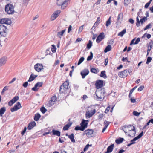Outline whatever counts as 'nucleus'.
I'll return each instance as SVG.
<instances>
[{
  "instance_id": "nucleus-53",
  "label": "nucleus",
  "mask_w": 153,
  "mask_h": 153,
  "mask_svg": "<svg viewBox=\"0 0 153 153\" xmlns=\"http://www.w3.org/2000/svg\"><path fill=\"white\" fill-rule=\"evenodd\" d=\"M153 42L152 40H151V41L149 42V44L147 45V47H149V48H152L153 46Z\"/></svg>"
},
{
  "instance_id": "nucleus-17",
  "label": "nucleus",
  "mask_w": 153,
  "mask_h": 153,
  "mask_svg": "<svg viewBox=\"0 0 153 153\" xmlns=\"http://www.w3.org/2000/svg\"><path fill=\"white\" fill-rule=\"evenodd\" d=\"M85 132H87L86 135L88 137H92V135L93 134L94 131L92 129H88L85 130Z\"/></svg>"
},
{
  "instance_id": "nucleus-45",
  "label": "nucleus",
  "mask_w": 153,
  "mask_h": 153,
  "mask_svg": "<svg viewBox=\"0 0 153 153\" xmlns=\"http://www.w3.org/2000/svg\"><path fill=\"white\" fill-rule=\"evenodd\" d=\"M51 101L53 102V103L56 102V96H53L51 98L50 100Z\"/></svg>"
},
{
  "instance_id": "nucleus-11",
  "label": "nucleus",
  "mask_w": 153,
  "mask_h": 153,
  "mask_svg": "<svg viewBox=\"0 0 153 153\" xmlns=\"http://www.w3.org/2000/svg\"><path fill=\"white\" fill-rule=\"evenodd\" d=\"M34 68L36 71L39 72L43 69V66L42 64L37 63L34 65Z\"/></svg>"
},
{
  "instance_id": "nucleus-20",
  "label": "nucleus",
  "mask_w": 153,
  "mask_h": 153,
  "mask_svg": "<svg viewBox=\"0 0 153 153\" xmlns=\"http://www.w3.org/2000/svg\"><path fill=\"white\" fill-rule=\"evenodd\" d=\"M19 108V102H18L11 109V111L12 112H13L17 110Z\"/></svg>"
},
{
  "instance_id": "nucleus-64",
  "label": "nucleus",
  "mask_w": 153,
  "mask_h": 153,
  "mask_svg": "<svg viewBox=\"0 0 153 153\" xmlns=\"http://www.w3.org/2000/svg\"><path fill=\"white\" fill-rule=\"evenodd\" d=\"M83 26L84 25H82L79 28L78 30L79 32H81L82 31L83 29Z\"/></svg>"
},
{
  "instance_id": "nucleus-23",
  "label": "nucleus",
  "mask_w": 153,
  "mask_h": 153,
  "mask_svg": "<svg viewBox=\"0 0 153 153\" xmlns=\"http://www.w3.org/2000/svg\"><path fill=\"white\" fill-rule=\"evenodd\" d=\"M37 76V75H34L32 74H31L30 76L28 81L30 82L33 80Z\"/></svg>"
},
{
  "instance_id": "nucleus-10",
  "label": "nucleus",
  "mask_w": 153,
  "mask_h": 153,
  "mask_svg": "<svg viewBox=\"0 0 153 153\" xmlns=\"http://www.w3.org/2000/svg\"><path fill=\"white\" fill-rule=\"evenodd\" d=\"M105 37L104 33L102 32L98 36L96 39V42L97 43H100L102 40L104 39Z\"/></svg>"
},
{
  "instance_id": "nucleus-36",
  "label": "nucleus",
  "mask_w": 153,
  "mask_h": 153,
  "mask_svg": "<svg viewBox=\"0 0 153 153\" xmlns=\"http://www.w3.org/2000/svg\"><path fill=\"white\" fill-rule=\"evenodd\" d=\"M126 31V29H123L122 31L119 32L118 34V36H120L121 37H122L123 36L124 34H125Z\"/></svg>"
},
{
  "instance_id": "nucleus-35",
  "label": "nucleus",
  "mask_w": 153,
  "mask_h": 153,
  "mask_svg": "<svg viewBox=\"0 0 153 153\" xmlns=\"http://www.w3.org/2000/svg\"><path fill=\"white\" fill-rule=\"evenodd\" d=\"M6 111V108L4 107L1 108L0 109V116H2Z\"/></svg>"
},
{
  "instance_id": "nucleus-40",
  "label": "nucleus",
  "mask_w": 153,
  "mask_h": 153,
  "mask_svg": "<svg viewBox=\"0 0 153 153\" xmlns=\"http://www.w3.org/2000/svg\"><path fill=\"white\" fill-rule=\"evenodd\" d=\"M54 104V103H53V102L51 101V100H50L48 101L47 104L46 105L49 107H51Z\"/></svg>"
},
{
  "instance_id": "nucleus-54",
  "label": "nucleus",
  "mask_w": 153,
  "mask_h": 153,
  "mask_svg": "<svg viewBox=\"0 0 153 153\" xmlns=\"http://www.w3.org/2000/svg\"><path fill=\"white\" fill-rule=\"evenodd\" d=\"M152 58L150 57H148L147 58V61L146 62V64H148L151 61Z\"/></svg>"
},
{
  "instance_id": "nucleus-24",
  "label": "nucleus",
  "mask_w": 153,
  "mask_h": 153,
  "mask_svg": "<svg viewBox=\"0 0 153 153\" xmlns=\"http://www.w3.org/2000/svg\"><path fill=\"white\" fill-rule=\"evenodd\" d=\"M72 123L69 122L67 124L65 125L63 128V130L64 131L67 130L72 124Z\"/></svg>"
},
{
  "instance_id": "nucleus-38",
  "label": "nucleus",
  "mask_w": 153,
  "mask_h": 153,
  "mask_svg": "<svg viewBox=\"0 0 153 153\" xmlns=\"http://www.w3.org/2000/svg\"><path fill=\"white\" fill-rule=\"evenodd\" d=\"M74 130L76 131L80 130L82 131L84 130L81 126H76L74 128Z\"/></svg>"
},
{
  "instance_id": "nucleus-41",
  "label": "nucleus",
  "mask_w": 153,
  "mask_h": 153,
  "mask_svg": "<svg viewBox=\"0 0 153 153\" xmlns=\"http://www.w3.org/2000/svg\"><path fill=\"white\" fill-rule=\"evenodd\" d=\"M111 16H110L108 20L106 21V23L105 25L106 26L108 27L110 25L111 22Z\"/></svg>"
},
{
  "instance_id": "nucleus-42",
  "label": "nucleus",
  "mask_w": 153,
  "mask_h": 153,
  "mask_svg": "<svg viewBox=\"0 0 153 153\" xmlns=\"http://www.w3.org/2000/svg\"><path fill=\"white\" fill-rule=\"evenodd\" d=\"M93 57V54L92 52H90V55L88 56L87 58V60L90 61L91 60Z\"/></svg>"
},
{
  "instance_id": "nucleus-51",
  "label": "nucleus",
  "mask_w": 153,
  "mask_h": 153,
  "mask_svg": "<svg viewBox=\"0 0 153 153\" xmlns=\"http://www.w3.org/2000/svg\"><path fill=\"white\" fill-rule=\"evenodd\" d=\"M52 48H51L52 51L53 53H54L56 51V48L55 46L54 45H52Z\"/></svg>"
},
{
  "instance_id": "nucleus-32",
  "label": "nucleus",
  "mask_w": 153,
  "mask_h": 153,
  "mask_svg": "<svg viewBox=\"0 0 153 153\" xmlns=\"http://www.w3.org/2000/svg\"><path fill=\"white\" fill-rule=\"evenodd\" d=\"M68 138L70 139L71 141L73 143L75 142V140L74 138V135L73 133L71 134V135H68Z\"/></svg>"
},
{
  "instance_id": "nucleus-4",
  "label": "nucleus",
  "mask_w": 153,
  "mask_h": 153,
  "mask_svg": "<svg viewBox=\"0 0 153 153\" xmlns=\"http://www.w3.org/2000/svg\"><path fill=\"white\" fill-rule=\"evenodd\" d=\"M7 31V30L6 26L2 25H0V36H6Z\"/></svg>"
},
{
  "instance_id": "nucleus-57",
  "label": "nucleus",
  "mask_w": 153,
  "mask_h": 153,
  "mask_svg": "<svg viewBox=\"0 0 153 153\" xmlns=\"http://www.w3.org/2000/svg\"><path fill=\"white\" fill-rule=\"evenodd\" d=\"M151 23H149L148 24L146 27L144 29V30H146L147 29L150 28L151 27Z\"/></svg>"
},
{
  "instance_id": "nucleus-30",
  "label": "nucleus",
  "mask_w": 153,
  "mask_h": 153,
  "mask_svg": "<svg viewBox=\"0 0 153 153\" xmlns=\"http://www.w3.org/2000/svg\"><path fill=\"white\" fill-rule=\"evenodd\" d=\"M40 117L41 115L39 113H37L35 115L34 120L35 121H37L39 120Z\"/></svg>"
},
{
  "instance_id": "nucleus-27",
  "label": "nucleus",
  "mask_w": 153,
  "mask_h": 153,
  "mask_svg": "<svg viewBox=\"0 0 153 153\" xmlns=\"http://www.w3.org/2000/svg\"><path fill=\"white\" fill-rule=\"evenodd\" d=\"M97 91L100 94L103 95V98L104 97V95L105 94V89L104 88H101L100 90H98Z\"/></svg>"
},
{
  "instance_id": "nucleus-16",
  "label": "nucleus",
  "mask_w": 153,
  "mask_h": 153,
  "mask_svg": "<svg viewBox=\"0 0 153 153\" xmlns=\"http://www.w3.org/2000/svg\"><path fill=\"white\" fill-rule=\"evenodd\" d=\"M36 123L34 121L31 122L27 126V129L28 130H30L33 128L34 127L36 126Z\"/></svg>"
},
{
  "instance_id": "nucleus-47",
  "label": "nucleus",
  "mask_w": 153,
  "mask_h": 153,
  "mask_svg": "<svg viewBox=\"0 0 153 153\" xmlns=\"http://www.w3.org/2000/svg\"><path fill=\"white\" fill-rule=\"evenodd\" d=\"M136 25L137 27H139L140 25V21L138 16H137L136 18Z\"/></svg>"
},
{
  "instance_id": "nucleus-9",
  "label": "nucleus",
  "mask_w": 153,
  "mask_h": 153,
  "mask_svg": "<svg viewBox=\"0 0 153 153\" xmlns=\"http://www.w3.org/2000/svg\"><path fill=\"white\" fill-rule=\"evenodd\" d=\"M128 75V70L127 69L119 72L118 74L119 76L121 78L126 77Z\"/></svg>"
},
{
  "instance_id": "nucleus-37",
  "label": "nucleus",
  "mask_w": 153,
  "mask_h": 153,
  "mask_svg": "<svg viewBox=\"0 0 153 153\" xmlns=\"http://www.w3.org/2000/svg\"><path fill=\"white\" fill-rule=\"evenodd\" d=\"M92 46V42L91 40H89L88 42L86 48L88 49H90Z\"/></svg>"
},
{
  "instance_id": "nucleus-49",
  "label": "nucleus",
  "mask_w": 153,
  "mask_h": 153,
  "mask_svg": "<svg viewBox=\"0 0 153 153\" xmlns=\"http://www.w3.org/2000/svg\"><path fill=\"white\" fill-rule=\"evenodd\" d=\"M114 42V40L113 39H111L110 40L108 41V42L107 44L108 45H112Z\"/></svg>"
},
{
  "instance_id": "nucleus-61",
  "label": "nucleus",
  "mask_w": 153,
  "mask_h": 153,
  "mask_svg": "<svg viewBox=\"0 0 153 153\" xmlns=\"http://www.w3.org/2000/svg\"><path fill=\"white\" fill-rule=\"evenodd\" d=\"M27 130L26 127H25L24 128L23 130L21 132V134L22 135H24L25 133L26 132Z\"/></svg>"
},
{
  "instance_id": "nucleus-7",
  "label": "nucleus",
  "mask_w": 153,
  "mask_h": 153,
  "mask_svg": "<svg viewBox=\"0 0 153 153\" xmlns=\"http://www.w3.org/2000/svg\"><path fill=\"white\" fill-rule=\"evenodd\" d=\"M103 81L98 80L96 81L95 84V86L97 89L101 88L103 86Z\"/></svg>"
},
{
  "instance_id": "nucleus-6",
  "label": "nucleus",
  "mask_w": 153,
  "mask_h": 153,
  "mask_svg": "<svg viewBox=\"0 0 153 153\" xmlns=\"http://www.w3.org/2000/svg\"><path fill=\"white\" fill-rule=\"evenodd\" d=\"M60 13L61 11L60 10H57L55 11L51 16V20L53 21L55 20L59 16Z\"/></svg>"
},
{
  "instance_id": "nucleus-2",
  "label": "nucleus",
  "mask_w": 153,
  "mask_h": 153,
  "mask_svg": "<svg viewBox=\"0 0 153 153\" xmlns=\"http://www.w3.org/2000/svg\"><path fill=\"white\" fill-rule=\"evenodd\" d=\"M69 3V0H57V4L58 6H61L62 9H65Z\"/></svg>"
},
{
  "instance_id": "nucleus-1",
  "label": "nucleus",
  "mask_w": 153,
  "mask_h": 153,
  "mask_svg": "<svg viewBox=\"0 0 153 153\" xmlns=\"http://www.w3.org/2000/svg\"><path fill=\"white\" fill-rule=\"evenodd\" d=\"M69 82L65 81L61 85L59 90L60 93L69 94L70 92V89L68 88Z\"/></svg>"
},
{
  "instance_id": "nucleus-8",
  "label": "nucleus",
  "mask_w": 153,
  "mask_h": 153,
  "mask_svg": "<svg viewBox=\"0 0 153 153\" xmlns=\"http://www.w3.org/2000/svg\"><path fill=\"white\" fill-rule=\"evenodd\" d=\"M43 83L42 82H38L36 83L34 86V87L32 88V90L34 91H38L39 88L42 86Z\"/></svg>"
},
{
  "instance_id": "nucleus-60",
  "label": "nucleus",
  "mask_w": 153,
  "mask_h": 153,
  "mask_svg": "<svg viewBox=\"0 0 153 153\" xmlns=\"http://www.w3.org/2000/svg\"><path fill=\"white\" fill-rule=\"evenodd\" d=\"M144 86L143 85L140 86L138 88V91H142L144 88Z\"/></svg>"
},
{
  "instance_id": "nucleus-58",
  "label": "nucleus",
  "mask_w": 153,
  "mask_h": 153,
  "mask_svg": "<svg viewBox=\"0 0 153 153\" xmlns=\"http://www.w3.org/2000/svg\"><path fill=\"white\" fill-rule=\"evenodd\" d=\"M91 72L96 74L97 73V70L94 68H91Z\"/></svg>"
},
{
  "instance_id": "nucleus-18",
  "label": "nucleus",
  "mask_w": 153,
  "mask_h": 153,
  "mask_svg": "<svg viewBox=\"0 0 153 153\" xmlns=\"http://www.w3.org/2000/svg\"><path fill=\"white\" fill-rule=\"evenodd\" d=\"M7 60L6 57L4 56L0 59V67L5 64Z\"/></svg>"
},
{
  "instance_id": "nucleus-12",
  "label": "nucleus",
  "mask_w": 153,
  "mask_h": 153,
  "mask_svg": "<svg viewBox=\"0 0 153 153\" xmlns=\"http://www.w3.org/2000/svg\"><path fill=\"white\" fill-rule=\"evenodd\" d=\"M88 120H86L84 119H82V120L81 123L80 124V125L84 130L87 127L88 124Z\"/></svg>"
},
{
  "instance_id": "nucleus-48",
  "label": "nucleus",
  "mask_w": 153,
  "mask_h": 153,
  "mask_svg": "<svg viewBox=\"0 0 153 153\" xmlns=\"http://www.w3.org/2000/svg\"><path fill=\"white\" fill-rule=\"evenodd\" d=\"M40 110L43 114L45 113L47 111V109L44 107H42L41 108Z\"/></svg>"
},
{
  "instance_id": "nucleus-29",
  "label": "nucleus",
  "mask_w": 153,
  "mask_h": 153,
  "mask_svg": "<svg viewBox=\"0 0 153 153\" xmlns=\"http://www.w3.org/2000/svg\"><path fill=\"white\" fill-rule=\"evenodd\" d=\"M124 140L123 138H119L116 139L115 140L116 143L117 144H120Z\"/></svg>"
},
{
  "instance_id": "nucleus-33",
  "label": "nucleus",
  "mask_w": 153,
  "mask_h": 153,
  "mask_svg": "<svg viewBox=\"0 0 153 153\" xmlns=\"http://www.w3.org/2000/svg\"><path fill=\"white\" fill-rule=\"evenodd\" d=\"M100 76L104 79H106L107 78V76L105 74V71H101L100 74Z\"/></svg>"
},
{
  "instance_id": "nucleus-31",
  "label": "nucleus",
  "mask_w": 153,
  "mask_h": 153,
  "mask_svg": "<svg viewBox=\"0 0 153 153\" xmlns=\"http://www.w3.org/2000/svg\"><path fill=\"white\" fill-rule=\"evenodd\" d=\"M143 135V132L142 131L137 136L134 138L133 140H134V141H136L139 139L141 138Z\"/></svg>"
},
{
  "instance_id": "nucleus-19",
  "label": "nucleus",
  "mask_w": 153,
  "mask_h": 153,
  "mask_svg": "<svg viewBox=\"0 0 153 153\" xmlns=\"http://www.w3.org/2000/svg\"><path fill=\"white\" fill-rule=\"evenodd\" d=\"M95 95L96 96L97 99L98 101H100L102 99V98L103 97V95L100 94L97 91H96L95 94Z\"/></svg>"
},
{
  "instance_id": "nucleus-28",
  "label": "nucleus",
  "mask_w": 153,
  "mask_h": 153,
  "mask_svg": "<svg viewBox=\"0 0 153 153\" xmlns=\"http://www.w3.org/2000/svg\"><path fill=\"white\" fill-rule=\"evenodd\" d=\"M65 29L62 30L61 31L59 32L57 34V36L59 38H61L62 36L63 35V34L65 31Z\"/></svg>"
},
{
  "instance_id": "nucleus-26",
  "label": "nucleus",
  "mask_w": 153,
  "mask_h": 153,
  "mask_svg": "<svg viewBox=\"0 0 153 153\" xmlns=\"http://www.w3.org/2000/svg\"><path fill=\"white\" fill-rule=\"evenodd\" d=\"M114 146V144H112L111 145L107 147V150L109 153H111L113 150Z\"/></svg>"
},
{
  "instance_id": "nucleus-52",
  "label": "nucleus",
  "mask_w": 153,
  "mask_h": 153,
  "mask_svg": "<svg viewBox=\"0 0 153 153\" xmlns=\"http://www.w3.org/2000/svg\"><path fill=\"white\" fill-rule=\"evenodd\" d=\"M146 20H147V19L146 17H144L142 18L140 20L141 24H143V22H145Z\"/></svg>"
},
{
  "instance_id": "nucleus-55",
  "label": "nucleus",
  "mask_w": 153,
  "mask_h": 153,
  "mask_svg": "<svg viewBox=\"0 0 153 153\" xmlns=\"http://www.w3.org/2000/svg\"><path fill=\"white\" fill-rule=\"evenodd\" d=\"M29 0H23V4L26 6L27 5Z\"/></svg>"
},
{
  "instance_id": "nucleus-3",
  "label": "nucleus",
  "mask_w": 153,
  "mask_h": 153,
  "mask_svg": "<svg viewBox=\"0 0 153 153\" xmlns=\"http://www.w3.org/2000/svg\"><path fill=\"white\" fill-rule=\"evenodd\" d=\"M5 11L7 14H12L14 12V6L10 4H7L5 6Z\"/></svg>"
},
{
  "instance_id": "nucleus-39",
  "label": "nucleus",
  "mask_w": 153,
  "mask_h": 153,
  "mask_svg": "<svg viewBox=\"0 0 153 153\" xmlns=\"http://www.w3.org/2000/svg\"><path fill=\"white\" fill-rule=\"evenodd\" d=\"M137 86H135L131 90H130V91L129 94V98H131V94H132L133 92L136 89V88H137Z\"/></svg>"
},
{
  "instance_id": "nucleus-14",
  "label": "nucleus",
  "mask_w": 153,
  "mask_h": 153,
  "mask_svg": "<svg viewBox=\"0 0 153 153\" xmlns=\"http://www.w3.org/2000/svg\"><path fill=\"white\" fill-rule=\"evenodd\" d=\"M19 97L18 96H16L14 97L11 100L8 102V105L10 106L15 103L19 99Z\"/></svg>"
},
{
  "instance_id": "nucleus-43",
  "label": "nucleus",
  "mask_w": 153,
  "mask_h": 153,
  "mask_svg": "<svg viewBox=\"0 0 153 153\" xmlns=\"http://www.w3.org/2000/svg\"><path fill=\"white\" fill-rule=\"evenodd\" d=\"M84 58L83 57H81L80 59H79L78 63H77L78 65H79L80 64H81L84 60Z\"/></svg>"
},
{
  "instance_id": "nucleus-13",
  "label": "nucleus",
  "mask_w": 153,
  "mask_h": 153,
  "mask_svg": "<svg viewBox=\"0 0 153 153\" xmlns=\"http://www.w3.org/2000/svg\"><path fill=\"white\" fill-rule=\"evenodd\" d=\"M128 131L130 132L129 134L128 135L129 137H134L135 136L136 133V131L134 126H133V128L131 129H128Z\"/></svg>"
},
{
  "instance_id": "nucleus-50",
  "label": "nucleus",
  "mask_w": 153,
  "mask_h": 153,
  "mask_svg": "<svg viewBox=\"0 0 153 153\" xmlns=\"http://www.w3.org/2000/svg\"><path fill=\"white\" fill-rule=\"evenodd\" d=\"M8 86H5L4 87V88L3 89V90L1 91V94H4V92L5 91H6L8 90Z\"/></svg>"
},
{
  "instance_id": "nucleus-63",
  "label": "nucleus",
  "mask_w": 153,
  "mask_h": 153,
  "mask_svg": "<svg viewBox=\"0 0 153 153\" xmlns=\"http://www.w3.org/2000/svg\"><path fill=\"white\" fill-rule=\"evenodd\" d=\"M140 38H138L136 40L135 42H134V45L137 44L140 41Z\"/></svg>"
},
{
  "instance_id": "nucleus-59",
  "label": "nucleus",
  "mask_w": 153,
  "mask_h": 153,
  "mask_svg": "<svg viewBox=\"0 0 153 153\" xmlns=\"http://www.w3.org/2000/svg\"><path fill=\"white\" fill-rule=\"evenodd\" d=\"M86 116L87 117H88V118H90L92 116L91 113L89 112H87L86 113Z\"/></svg>"
},
{
  "instance_id": "nucleus-44",
  "label": "nucleus",
  "mask_w": 153,
  "mask_h": 153,
  "mask_svg": "<svg viewBox=\"0 0 153 153\" xmlns=\"http://www.w3.org/2000/svg\"><path fill=\"white\" fill-rule=\"evenodd\" d=\"M131 0H124V4L125 6H128L130 3Z\"/></svg>"
},
{
  "instance_id": "nucleus-15",
  "label": "nucleus",
  "mask_w": 153,
  "mask_h": 153,
  "mask_svg": "<svg viewBox=\"0 0 153 153\" xmlns=\"http://www.w3.org/2000/svg\"><path fill=\"white\" fill-rule=\"evenodd\" d=\"M89 71L88 69H85L81 72L80 74L82 78H84L85 76L88 75Z\"/></svg>"
},
{
  "instance_id": "nucleus-5",
  "label": "nucleus",
  "mask_w": 153,
  "mask_h": 153,
  "mask_svg": "<svg viewBox=\"0 0 153 153\" xmlns=\"http://www.w3.org/2000/svg\"><path fill=\"white\" fill-rule=\"evenodd\" d=\"M11 20L8 18H3L0 19V24L10 25L11 24Z\"/></svg>"
},
{
  "instance_id": "nucleus-21",
  "label": "nucleus",
  "mask_w": 153,
  "mask_h": 153,
  "mask_svg": "<svg viewBox=\"0 0 153 153\" xmlns=\"http://www.w3.org/2000/svg\"><path fill=\"white\" fill-rule=\"evenodd\" d=\"M132 126H133L131 125H129L128 126H124L122 127V130L124 131L125 133L126 134L127 132L126 131H127L126 129H128H128H129V128L130 127H132Z\"/></svg>"
},
{
  "instance_id": "nucleus-22",
  "label": "nucleus",
  "mask_w": 153,
  "mask_h": 153,
  "mask_svg": "<svg viewBox=\"0 0 153 153\" xmlns=\"http://www.w3.org/2000/svg\"><path fill=\"white\" fill-rule=\"evenodd\" d=\"M123 18V14L122 13H120L118 15L117 18V22H119L121 23V21H122Z\"/></svg>"
},
{
  "instance_id": "nucleus-25",
  "label": "nucleus",
  "mask_w": 153,
  "mask_h": 153,
  "mask_svg": "<svg viewBox=\"0 0 153 153\" xmlns=\"http://www.w3.org/2000/svg\"><path fill=\"white\" fill-rule=\"evenodd\" d=\"M52 132L54 135H56L59 137L60 136L61 133L58 130L53 129L52 131Z\"/></svg>"
},
{
  "instance_id": "nucleus-46",
  "label": "nucleus",
  "mask_w": 153,
  "mask_h": 153,
  "mask_svg": "<svg viewBox=\"0 0 153 153\" xmlns=\"http://www.w3.org/2000/svg\"><path fill=\"white\" fill-rule=\"evenodd\" d=\"M92 146V145L91 144L90 145H89V144H87L85 146L84 148V149H83L84 151L85 152L86 150H87L89 146L91 147Z\"/></svg>"
},
{
  "instance_id": "nucleus-62",
  "label": "nucleus",
  "mask_w": 153,
  "mask_h": 153,
  "mask_svg": "<svg viewBox=\"0 0 153 153\" xmlns=\"http://www.w3.org/2000/svg\"><path fill=\"white\" fill-rule=\"evenodd\" d=\"M109 123L107 121H105L104 122V124L105 125V126L107 127L108 125H109Z\"/></svg>"
},
{
  "instance_id": "nucleus-56",
  "label": "nucleus",
  "mask_w": 153,
  "mask_h": 153,
  "mask_svg": "<svg viewBox=\"0 0 153 153\" xmlns=\"http://www.w3.org/2000/svg\"><path fill=\"white\" fill-rule=\"evenodd\" d=\"M133 114L134 116H138L140 115V113H139L136 111H134L133 112Z\"/></svg>"
},
{
  "instance_id": "nucleus-34",
  "label": "nucleus",
  "mask_w": 153,
  "mask_h": 153,
  "mask_svg": "<svg viewBox=\"0 0 153 153\" xmlns=\"http://www.w3.org/2000/svg\"><path fill=\"white\" fill-rule=\"evenodd\" d=\"M111 48H112L111 45H108L106 46L104 50V52L106 53L108 51H110L111 49Z\"/></svg>"
}]
</instances>
